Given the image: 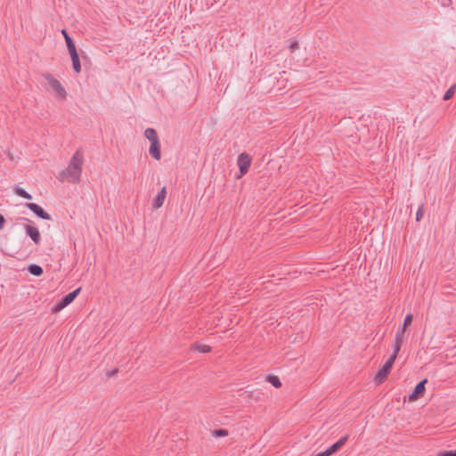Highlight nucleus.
Returning a JSON list of instances; mask_svg holds the SVG:
<instances>
[{"instance_id":"obj_16","label":"nucleus","mask_w":456,"mask_h":456,"mask_svg":"<svg viewBox=\"0 0 456 456\" xmlns=\"http://www.w3.org/2000/svg\"><path fill=\"white\" fill-rule=\"evenodd\" d=\"M28 272L35 276H40L43 273V269L37 265H30L28 266Z\"/></svg>"},{"instance_id":"obj_28","label":"nucleus","mask_w":456,"mask_h":456,"mask_svg":"<svg viewBox=\"0 0 456 456\" xmlns=\"http://www.w3.org/2000/svg\"><path fill=\"white\" fill-rule=\"evenodd\" d=\"M4 223H5L4 217L2 215H0V230H2L4 228Z\"/></svg>"},{"instance_id":"obj_20","label":"nucleus","mask_w":456,"mask_h":456,"mask_svg":"<svg viewBox=\"0 0 456 456\" xmlns=\"http://www.w3.org/2000/svg\"><path fill=\"white\" fill-rule=\"evenodd\" d=\"M455 88H456V86H455V85L452 86H451V87H450V88L445 92V94H444L443 99H444V101L450 100V99L453 96V94H454Z\"/></svg>"},{"instance_id":"obj_22","label":"nucleus","mask_w":456,"mask_h":456,"mask_svg":"<svg viewBox=\"0 0 456 456\" xmlns=\"http://www.w3.org/2000/svg\"><path fill=\"white\" fill-rule=\"evenodd\" d=\"M398 353H395V347L394 346V352L392 355L388 358V360L386 362V365H388L389 368L392 369V366L397 357Z\"/></svg>"},{"instance_id":"obj_31","label":"nucleus","mask_w":456,"mask_h":456,"mask_svg":"<svg viewBox=\"0 0 456 456\" xmlns=\"http://www.w3.org/2000/svg\"><path fill=\"white\" fill-rule=\"evenodd\" d=\"M117 371H118V370H112V371H111V373H110V375H113V374L117 373Z\"/></svg>"},{"instance_id":"obj_7","label":"nucleus","mask_w":456,"mask_h":456,"mask_svg":"<svg viewBox=\"0 0 456 456\" xmlns=\"http://www.w3.org/2000/svg\"><path fill=\"white\" fill-rule=\"evenodd\" d=\"M25 230L27 235L31 238V240L35 242V244L38 245L40 243V233L37 227L26 224Z\"/></svg>"},{"instance_id":"obj_25","label":"nucleus","mask_w":456,"mask_h":456,"mask_svg":"<svg viewBox=\"0 0 456 456\" xmlns=\"http://www.w3.org/2000/svg\"><path fill=\"white\" fill-rule=\"evenodd\" d=\"M424 215V208L423 206H420L416 213V220L419 221Z\"/></svg>"},{"instance_id":"obj_13","label":"nucleus","mask_w":456,"mask_h":456,"mask_svg":"<svg viewBox=\"0 0 456 456\" xmlns=\"http://www.w3.org/2000/svg\"><path fill=\"white\" fill-rule=\"evenodd\" d=\"M144 136L150 141V142H154V141H158L159 140V137H158V134H157V132L155 129L153 128H146L145 131H144Z\"/></svg>"},{"instance_id":"obj_5","label":"nucleus","mask_w":456,"mask_h":456,"mask_svg":"<svg viewBox=\"0 0 456 456\" xmlns=\"http://www.w3.org/2000/svg\"><path fill=\"white\" fill-rule=\"evenodd\" d=\"M26 207L38 217L45 220L51 219V216L48 213H46L39 205L36 203H26Z\"/></svg>"},{"instance_id":"obj_27","label":"nucleus","mask_w":456,"mask_h":456,"mask_svg":"<svg viewBox=\"0 0 456 456\" xmlns=\"http://www.w3.org/2000/svg\"><path fill=\"white\" fill-rule=\"evenodd\" d=\"M439 456H456V451H445L439 453Z\"/></svg>"},{"instance_id":"obj_14","label":"nucleus","mask_w":456,"mask_h":456,"mask_svg":"<svg viewBox=\"0 0 456 456\" xmlns=\"http://www.w3.org/2000/svg\"><path fill=\"white\" fill-rule=\"evenodd\" d=\"M191 349L199 351L200 353H209L211 351V347L208 345H201L199 343H194L191 345Z\"/></svg>"},{"instance_id":"obj_8","label":"nucleus","mask_w":456,"mask_h":456,"mask_svg":"<svg viewBox=\"0 0 456 456\" xmlns=\"http://www.w3.org/2000/svg\"><path fill=\"white\" fill-rule=\"evenodd\" d=\"M406 329L407 328H404L403 326H402V328H400L395 334V346H394L395 347V353H399V351L402 347V345L404 342V333L406 331Z\"/></svg>"},{"instance_id":"obj_26","label":"nucleus","mask_w":456,"mask_h":456,"mask_svg":"<svg viewBox=\"0 0 456 456\" xmlns=\"http://www.w3.org/2000/svg\"><path fill=\"white\" fill-rule=\"evenodd\" d=\"M299 45H298V43L297 41H292L290 43V45H289V48L290 50L291 53H293L294 51H296L297 49H298Z\"/></svg>"},{"instance_id":"obj_3","label":"nucleus","mask_w":456,"mask_h":456,"mask_svg":"<svg viewBox=\"0 0 456 456\" xmlns=\"http://www.w3.org/2000/svg\"><path fill=\"white\" fill-rule=\"evenodd\" d=\"M250 164H251V157L248 153L243 152L239 155L238 165H239L240 172L241 175L248 173Z\"/></svg>"},{"instance_id":"obj_9","label":"nucleus","mask_w":456,"mask_h":456,"mask_svg":"<svg viewBox=\"0 0 456 456\" xmlns=\"http://www.w3.org/2000/svg\"><path fill=\"white\" fill-rule=\"evenodd\" d=\"M149 153L155 159H157V160L160 159L161 153H160V143H159V140L158 141H154V142H151V146H150V149H149Z\"/></svg>"},{"instance_id":"obj_2","label":"nucleus","mask_w":456,"mask_h":456,"mask_svg":"<svg viewBox=\"0 0 456 456\" xmlns=\"http://www.w3.org/2000/svg\"><path fill=\"white\" fill-rule=\"evenodd\" d=\"M42 76L48 82L52 89L55 92L56 96L61 100H65L67 97V92L61 82L51 73H44Z\"/></svg>"},{"instance_id":"obj_1","label":"nucleus","mask_w":456,"mask_h":456,"mask_svg":"<svg viewBox=\"0 0 456 456\" xmlns=\"http://www.w3.org/2000/svg\"><path fill=\"white\" fill-rule=\"evenodd\" d=\"M84 155L82 150L78 149L73 154L68 167L59 173L60 181H67L70 183H78L82 174Z\"/></svg>"},{"instance_id":"obj_11","label":"nucleus","mask_w":456,"mask_h":456,"mask_svg":"<svg viewBox=\"0 0 456 456\" xmlns=\"http://www.w3.org/2000/svg\"><path fill=\"white\" fill-rule=\"evenodd\" d=\"M391 368L388 365L384 364L382 368L378 371L375 377V380L378 383H381L390 372Z\"/></svg>"},{"instance_id":"obj_10","label":"nucleus","mask_w":456,"mask_h":456,"mask_svg":"<svg viewBox=\"0 0 456 456\" xmlns=\"http://www.w3.org/2000/svg\"><path fill=\"white\" fill-rule=\"evenodd\" d=\"M166 187H163L160 191L156 195V197L153 199L152 206L154 208L158 209L160 207H162L165 198H166Z\"/></svg>"},{"instance_id":"obj_12","label":"nucleus","mask_w":456,"mask_h":456,"mask_svg":"<svg viewBox=\"0 0 456 456\" xmlns=\"http://www.w3.org/2000/svg\"><path fill=\"white\" fill-rule=\"evenodd\" d=\"M71 61H72V66L74 70L77 73H79L81 71V65L79 61V57L77 52L69 53Z\"/></svg>"},{"instance_id":"obj_23","label":"nucleus","mask_w":456,"mask_h":456,"mask_svg":"<svg viewBox=\"0 0 456 456\" xmlns=\"http://www.w3.org/2000/svg\"><path fill=\"white\" fill-rule=\"evenodd\" d=\"M412 320H413V315H412L411 314H406V316H405V318H404V320H403V326L404 328L409 327V326L411 324Z\"/></svg>"},{"instance_id":"obj_4","label":"nucleus","mask_w":456,"mask_h":456,"mask_svg":"<svg viewBox=\"0 0 456 456\" xmlns=\"http://www.w3.org/2000/svg\"><path fill=\"white\" fill-rule=\"evenodd\" d=\"M348 436H345L341 437L338 442H336L334 444H332L329 449L326 451L318 453L315 456H330L332 453L336 452L338 450H339L347 441Z\"/></svg>"},{"instance_id":"obj_21","label":"nucleus","mask_w":456,"mask_h":456,"mask_svg":"<svg viewBox=\"0 0 456 456\" xmlns=\"http://www.w3.org/2000/svg\"><path fill=\"white\" fill-rule=\"evenodd\" d=\"M228 434H229L228 430L227 429H224V428L216 429V430L213 431V436H216V437L227 436Z\"/></svg>"},{"instance_id":"obj_6","label":"nucleus","mask_w":456,"mask_h":456,"mask_svg":"<svg viewBox=\"0 0 456 456\" xmlns=\"http://www.w3.org/2000/svg\"><path fill=\"white\" fill-rule=\"evenodd\" d=\"M426 383H427V379L421 380L420 382H419L416 385L413 392L409 396L410 401H415L423 396L424 392H425V384Z\"/></svg>"},{"instance_id":"obj_17","label":"nucleus","mask_w":456,"mask_h":456,"mask_svg":"<svg viewBox=\"0 0 456 456\" xmlns=\"http://www.w3.org/2000/svg\"><path fill=\"white\" fill-rule=\"evenodd\" d=\"M80 290H81V288H78V289H75L74 291L69 293L68 295H66L63 297L67 301V303H69V305L70 303H72L74 301V299L77 297V296L78 295Z\"/></svg>"},{"instance_id":"obj_15","label":"nucleus","mask_w":456,"mask_h":456,"mask_svg":"<svg viewBox=\"0 0 456 456\" xmlns=\"http://www.w3.org/2000/svg\"><path fill=\"white\" fill-rule=\"evenodd\" d=\"M266 380L270 382L274 387L279 388L281 387V382L280 379L275 375H268L266 377Z\"/></svg>"},{"instance_id":"obj_30","label":"nucleus","mask_w":456,"mask_h":456,"mask_svg":"<svg viewBox=\"0 0 456 456\" xmlns=\"http://www.w3.org/2000/svg\"><path fill=\"white\" fill-rule=\"evenodd\" d=\"M61 303L62 305H64V307L69 305V303H67V301L64 299V297H62V299L61 300Z\"/></svg>"},{"instance_id":"obj_24","label":"nucleus","mask_w":456,"mask_h":456,"mask_svg":"<svg viewBox=\"0 0 456 456\" xmlns=\"http://www.w3.org/2000/svg\"><path fill=\"white\" fill-rule=\"evenodd\" d=\"M64 308V305H61V301L58 302L52 309V313L53 314H56L58 312H60L61 310H62Z\"/></svg>"},{"instance_id":"obj_18","label":"nucleus","mask_w":456,"mask_h":456,"mask_svg":"<svg viewBox=\"0 0 456 456\" xmlns=\"http://www.w3.org/2000/svg\"><path fill=\"white\" fill-rule=\"evenodd\" d=\"M14 192L20 196V197H22L26 200H31L32 197L29 193H28L23 188H20V187H15L14 188Z\"/></svg>"},{"instance_id":"obj_19","label":"nucleus","mask_w":456,"mask_h":456,"mask_svg":"<svg viewBox=\"0 0 456 456\" xmlns=\"http://www.w3.org/2000/svg\"><path fill=\"white\" fill-rule=\"evenodd\" d=\"M65 42H66V45H67V48H68L69 53H76L77 52L74 41L72 40V38L70 37H67V40Z\"/></svg>"},{"instance_id":"obj_29","label":"nucleus","mask_w":456,"mask_h":456,"mask_svg":"<svg viewBox=\"0 0 456 456\" xmlns=\"http://www.w3.org/2000/svg\"><path fill=\"white\" fill-rule=\"evenodd\" d=\"M61 34L63 35L65 41L67 40V37H69L68 32L65 29L61 30Z\"/></svg>"}]
</instances>
